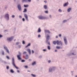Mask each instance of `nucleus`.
<instances>
[{"label":"nucleus","mask_w":77,"mask_h":77,"mask_svg":"<svg viewBox=\"0 0 77 77\" xmlns=\"http://www.w3.org/2000/svg\"><path fill=\"white\" fill-rule=\"evenodd\" d=\"M56 69V67L55 66H51L49 68V72H52L54 71Z\"/></svg>","instance_id":"f257e3e1"},{"label":"nucleus","mask_w":77,"mask_h":77,"mask_svg":"<svg viewBox=\"0 0 77 77\" xmlns=\"http://www.w3.org/2000/svg\"><path fill=\"white\" fill-rule=\"evenodd\" d=\"M38 18L40 20H48L49 17H44L42 16H39Z\"/></svg>","instance_id":"f03ea898"},{"label":"nucleus","mask_w":77,"mask_h":77,"mask_svg":"<svg viewBox=\"0 0 77 77\" xmlns=\"http://www.w3.org/2000/svg\"><path fill=\"white\" fill-rule=\"evenodd\" d=\"M12 65H13V66L16 68V69H19V68L18 67H17L15 65V61L14 60V58L13 57L12 58Z\"/></svg>","instance_id":"7ed1b4c3"},{"label":"nucleus","mask_w":77,"mask_h":77,"mask_svg":"<svg viewBox=\"0 0 77 77\" xmlns=\"http://www.w3.org/2000/svg\"><path fill=\"white\" fill-rule=\"evenodd\" d=\"M5 18L7 21H8L9 20V14L8 13L5 14Z\"/></svg>","instance_id":"20e7f679"},{"label":"nucleus","mask_w":77,"mask_h":77,"mask_svg":"<svg viewBox=\"0 0 77 77\" xmlns=\"http://www.w3.org/2000/svg\"><path fill=\"white\" fill-rule=\"evenodd\" d=\"M17 8L19 11H22V7L21 4H19L17 5Z\"/></svg>","instance_id":"39448f33"},{"label":"nucleus","mask_w":77,"mask_h":77,"mask_svg":"<svg viewBox=\"0 0 77 77\" xmlns=\"http://www.w3.org/2000/svg\"><path fill=\"white\" fill-rule=\"evenodd\" d=\"M57 44L58 45H60L61 46H63V43L61 41H59V40H57Z\"/></svg>","instance_id":"423d86ee"},{"label":"nucleus","mask_w":77,"mask_h":77,"mask_svg":"<svg viewBox=\"0 0 77 77\" xmlns=\"http://www.w3.org/2000/svg\"><path fill=\"white\" fill-rule=\"evenodd\" d=\"M4 48L6 50L7 52L8 53H9V49L7 47V46H6L5 45H4L3 46Z\"/></svg>","instance_id":"0eeeda50"},{"label":"nucleus","mask_w":77,"mask_h":77,"mask_svg":"<svg viewBox=\"0 0 77 77\" xmlns=\"http://www.w3.org/2000/svg\"><path fill=\"white\" fill-rule=\"evenodd\" d=\"M64 42L65 45H67L68 44V42L67 41V39L66 37H63Z\"/></svg>","instance_id":"6e6552de"},{"label":"nucleus","mask_w":77,"mask_h":77,"mask_svg":"<svg viewBox=\"0 0 77 77\" xmlns=\"http://www.w3.org/2000/svg\"><path fill=\"white\" fill-rule=\"evenodd\" d=\"M45 36L46 37L47 42H48L50 39V35L48 34H45Z\"/></svg>","instance_id":"1a4fd4ad"},{"label":"nucleus","mask_w":77,"mask_h":77,"mask_svg":"<svg viewBox=\"0 0 77 77\" xmlns=\"http://www.w3.org/2000/svg\"><path fill=\"white\" fill-rule=\"evenodd\" d=\"M24 15L26 20H27V21H29V19H28V16H27V14H24Z\"/></svg>","instance_id":"9d476101"},{"label":"nucleus","mask_w":77,"mask_h":77,"mask_svg":"<svg viewBox=\"0 0 77 77\" xmlns=\"http://www.w3.org/2000/svg\"><path fill=\"white\" fill-rule=\"evenodd\" d=\"M19 53L20 55H17V57L18 58V60H21V58L20 57V56H21V53H20V52H19Z\"/></svg>","instance_id":"9b49d317"},{"label":"nucleus","mask_w":77,"mask_h":77,"mask_svg":"<svg viewBox=\"0 0 77 77\" xmlns=\"http://www.w3.org/2000/svg\"><path fill=\"white\" fill-rule=\"evenodd\" d=\"M13 37H11L10 38H7V40L8 41H11L13 39Z\"/></svg>","instance_id":"f8f14e48"},{"label":"nucleus","mask_w":77,"mask_h":77,"mask_svg":"<svg viewBox=\"0 0 77 77\" xmlns=\"http://www.w3.org/2000/svg\"><path fill=\"white\" fill-rule=\"evenodd\" d=\"M45 34L47 33H50V31L49 30H45Z\"/></svg>","instance_id":"ddd939ff"},{"label":"nucleus","mask_w":77,"mask_h":77,"mask_svg":"<svg viewBox=\"0 0 77 77\" xmlns=\"http://www.w3.org/2000/svg\"><path fill=\"white\" fill-rule=\"evenodd\" d=\"M28 52L29 54H31V50L30 49H28L26 50Z\"/></svg>","instance_id":"4468645a"},{"label":"nucleus","mask_w":77,"mask_h":77,"mask_svg":"<svg viewBox=\"0 0 77 77\" xmlns=\"http://www.w3.org/2000/svg\"><path fill=\"white\" fill-rule=\"evenodd\" d=\"M41 32V28H39L38 29L37 32H38V33H40Z\"/></svg>","instance_id":"2eb2a0df"},{"label":"nucleus","mask_w":77,"mask_h":77,"mask_svg":"<svg viewBox=\"0 0 77 77\" xmlns=\"http://www.w3.org/2000/svg\"><path fill=\"white\" fill-rule=\"evenodd\" d=\"M43 8L45 9L46 10V9H47V6L46 5H44L43 6Z\"/></svg>","instance_id":"dca6fc26"},{"label":"nucleus","mask_w":77,"mask_h":77,"mask_svg":"<svg viewBox=\"0 0 77 77\" xmlns=\"http://www.w3.org/2000/svg\"><path fill=\"white\" fill-rule=\"evenodd\" d=\"M31 45V44L30 43H29L26 46H25V48H27V47H29L30 46V45Z\"/></svg>","instance_id":"f3484780"},{"label":"nucleus","mask_w":77,"mask_h":77,"mask_svg":"<svg viewBox=\"0 0 77 77\" xmlns=\"http://www.w3.org/2000/svg\"><path fill=\"white\" fill-rule=\"evenodd\" d=\"M53 44H54V45H56V44H57V41H54L53 42Z\"/></svg>","instance_id":"a211bd4d"},{"label":"nucleus","mask_w":77,"mask_h":77,"mask_svg":"<svg viewBox=\"0 0 77 77\" xmlns=\"http://www.w3.org/2000/svg\"><path fill=\"white\" fill-rule=\"evenodd\" d=\"M20 44V42H18L16 43L15 45H19V44Z\"/></svg>","instance_id":"6ab92c4d"},{"label":"nucleus","mask_w":77,"mask_h":77,"mask_svg":"<svg viewBox=\"0 0 77 77\" xmlns=\"http://www.w3.org/2000/svg\"><path fill=\"white\" fill-rule=\"evenodd\" d=\"M71 8H69L67 9V12H69L70 11H71Z\"/></svg>","instance_id":"aec40b11"},{"label":"nucleus","mask_w":77,"mask_h":77,"mask_svg":"<svg viewBox=\"0 0 77 77\" xmlns=\"http://www.w3.org/2000/svg\"><path fill=\"white\" fill-rule=\"evenodd\" d=\"M47 48L48 50H51V48L50 46H48Z\"/></svg>","instance_id":"412c9836"},{"label":"nucleus","mask_w":77,"mask_h":77,"mask_svg":"<svg viewBox=\"0 0 77 77\" xmlns=\"http://www.w3.org/2000/svg\"><path fill=\"white\" fill-rule=\"evenodd\" d=\"M67 20H65L63 21V23H66L67 22Z\"/></svg>","instance_id":"4be33fe9"},{"label":"nucleus","mask_w":77,"mask_h":77,"mask_svg":"<svg viewBox=\"0 0 77 77\" xmlns=\"http://www.w3.org/2000/svg\"><path fill=\"white\" fill-rule=\"evenodd\" d=\"M29 59V56H28V55L26 54V56L25 57V59Z\"/></svg>","instance_id":"5701e85b"},{"label":"nucleus","mask_w":77,"mask_h":77,"mask_svg":"<svg viewBox=\"0 0 77 77\" xmlns=\"http://www.w3.org/2000/svg\"><path fill=\"white\" fill-rule=\"evenodd\" d=\"M2 55H5V51L3 50L2 51Z\"/></svg>","instance_id":"b1692460"},{"label":"nucleus","mask_w":77,"mask_h":77,"mask_svg":"<svg viewBox=\"0 0 77 77\" xmlns=\"http://www.w3.org/2000/svg\"><path fill=\"white\" fill-rule=\"evenodd\" d=\"M27 9H26V8H25L24 9V10L23 11V12H27Z\"/></svg>","instance_id":"393cba45"},{"label":"nucleus","mask_w":77,"mask_h":77,"mask_svg":"<svg viewBox=\"0 0 77 77\" xmlns=\"http://www.w3.org/2000/svg\"><path fill=\"white\" fill-rule=\"evenodd\" d=\"M24 8H28V7H29V5H24Z\"/></svg>","instance_id":"a878e982"},{"label":"nucleus","mask_w":77,"mask_h":77,"mask_svg":"<svg viewBox=\"0 0 77 77\" xmlns=\"http://www.w3.org/2000/svg\"><path fill=\"white\" fill-rule=\"evenodd\" d=\"M36 65V61H34L32 63V65Z\"/></svg>","instance_id":"bb28decb"},{"label":"nucleus","mask_w":77,"mask_h":77,"mask_svg":"<svg viewBox=\"0 0 77 77\" xmlns=\"http://www.w3.org/2000/svg\"><path fill=\"white\" fill-rule=\"evenodd\" d=\"M1 62L2 63H3L4 64H6V63H7L6 61H4L2 60Z\"/></svg>","instance_id":"cd10ccee"},{"label":"nucleus","mask_w":77,"mask_h":77,"mask_svg":"<svg viewBox=\"0 0 77 77\" xmlns=\"http://www.w3.org/2000/svg\"><path fill=\"white\" fill-rule=\"evenodd\" d=\"M10 72H11V73H14V71L13 70V69H11L10 70Z\"/></svg>","instance_id":"c85d7f7f"},{"label":"nucleus","mask_w":77,"mask_h":77,"mask_svg":"<svg viewBox=\"0 0 77 77\" xmlns=\"http://www.w3.org/2000/svg\"><path fill=\"white\" fill-rule=\"evenodd\" d=\"M58 11L59 12H62V10L60 9H59Z\"/></svg>","instance_id":"c756f323"},{"label":"nucleus","mask_w":77,"mask_h":77,"mask_svg":"<svg viewBox=\"0 0 77 77\" xmlns=\"http://www.w3.org/2000/svg\"><path fill=\"white\" fill-rule=\"evenodd\" d=\"M68 6V3H66L63 5V6H64V7L65 6Z\"/></svg>","instance_id":"7c9ffc66"},{"label":"nucleus","mask_w":77,"mask_h":77,"mask_svg":"<svg viewBox=\"0 0 77 77\" xmlns=\"http://www.w3.org/2000/svg\"><path fill=\"white\" fill-rule=\"evenodd\" d=\"M22 2H27V0H22Z\"/></svg>","instance_id":"2f4dec72"},{"label":"nucleus","mask_w":77,"mask_h":77,"mask_svg":"<svg viewBox=\"0 0 77 77\" xmlns=\"http://www.w3.org/2000/svg\"><path fill=\"white\" fill-rule=\"evenodd\" d=\"M38 58L39 59H41L42 58V55H40L39 56Z\"/></svg>","instance_id":"473e14b6"},{"label":"nucleus","mask_w":77,"mask_h":77,"mask_svg":"<svg viewBox=\"0 0 77 77\" xmlns=\"http://www.w3.org/2000/svg\"><path fill=\"white\" fill-rule=\"evenodd\" d=\"M56 48L57 49H60V46H57Z\"/></svg>","instance_id":"72a5a7b5"},{"label":"nucleus","mask_w":77,"mask_h":77,"mask_svg":"<svg viewBox=\"0 0 77 77\" xmlns=\"http://www.w3.org/2000/svg\"><path fill=\"white\" fill-rule=\"evenodd\" d=\"M51 60H49L48 61V63H51Z\"/></svg>","instance_id":"f704fd0d"},{"label":"nucleus","mask_w":77,"mask_h":77,"mask_svg":"<svg viewBox=\"0 0 77 77\" xmlns=\"http://www.w3.org/2000/svg\"><path fill=\"white\" fill-rule=\"evenodd\" d=\"M31 75H32V77H36V75H34V74H32Z\"/></svg>","instance_id":"c9c22d12"},{"label":"nucleus","mask_w":77,"mask_h":77,"mask_svg":"<svg viewBox=\"0 0 77 77\" xmlns=\"http://www.w3.org/2000/svg\"><path fill=\"white\" fill-rule=\"evenodd\" d=\"M26 53H27V52H26V51H24L23 53V54H26Z\"/></svg>","instance_id":"e433bc0d"},{"label":"nucleus","mask_w":77,"mask_h":77,"mask_svg":"<svg viewBox=\"0 0 77 77\" xmlns=\"http://www.w3.org/2000/svg\"><path fill=\"white\" fill-rule=\"evenodd\" d=\"M22 44H26V43L25 42V41H23Z\"/></svg>","instance_id":"4c0bfd02"},{"label":"nucleus","mask_w":77,"mask_h":77,"mask_svg":"<svg viewBox=\"0 0 77 77\" xmlns=\"http://www.w3.org/2000/svg\"><path fill=\"white\" fill-rule=\"evenodd\" d=\"M46 42L48 44V45H50V42H48V41L47 42V41H46Z\"/></svg>","instance_id":"58836bf2"},{"label":"nucleus","mask_w":77,"mask_h":77,"mask_svg":"<svg viewBox=\"0 0 77 77\" xmlns=\"http://www.w3.org/2000/svg\"><path fill=\"white\" fill-rule=\"evenodd\" d=\"M19 18H20V19H21V18H22V16L21 15H19Z\"/></svg>","instance_id":"ea45409f"},{"label":"nucleus","mask_w":77,"mask_h":77,"mask_svg":"<svg viewBox=\"0 0 77 77\" xmlns=\"http://www.w3.org/2000/svg\"><path fill=\"white\" fill-rule=\"evenodd\" d=\"M3 37V35L0 34V39H1Z\"/></svg>","instance_id":"a19ab883"},{"label":"nucleus","mask_w":77,"mask_h":77,"mask_svg":"<svg viewBox=\"0 0 77 77\" xmlns=\"http://www.w3.org/2000/svg\"><path fill=\"white\" fill-rule=\"evenodd\" d=\"M11 17H12V18H15V15H12L11 16Z\"/></svg>","instance_id":"79ce46f5"},{"label":"nucleus","mask_w":77,"mask_h":77,"mask_svg":"<svg viewBox=\"0 0 77 77\" xmlns=\"http://www.w3.org/2000/svg\"><path fill=\"white\" fill-rule=\"evenodd\" d=\"M7 59H9V56H6Z\"/></svg>","instance_id":"37998d69"},{"label":"nucleus","mask_w":77,"mask_h":77,"mask_svg":"<svg viewBox=\"0 0 77 77\" xmlns=\"http://www.w3.org/2000/svg\"><path fill=\"white\" fill-rule=\"evenodd\" d=\"M45 14H48V11H45Z\"/></svg>","instance_id":"c03bdc74"},{"label":"nucleus","mask_w":77,"mask_h":77,"mask_svg":"<svg viewBox=\"0 0 77 77\" xmlns=\"http://www.w3.org/2000/svg\"><path fill=\"white\" fill-rule=\"evenodd\" d=\"M49 17H50V18H52V16H51V15L50 14L49 15Z\"/></svg>","instance_id":"a18cd8bd"},{"label":"nucleus","mask_w":77,"mask_h":77,"mask_svg":"<svg viewBox=\"0 0 77 77\" xmlns=\"http://www.w3.org/2000/svg\"><path fill=\"white\" fill-rule=\"evenodd\" d=\"M9 66H7L6 69H9Z\"/></svg>","instance_id":"49530a36"},{"label":"nucleus","mask_w":77,"mask_h":77,"mask_svg":"<svg viewBox=\"0 0 77 77\" xmlns=\"http://www.w3.org/2000/svg\"><path fill=\"white\" fill-rule=\"evenodd\" d=\"M21 47V46L20 45H19L18 46V47L19 48H20Z\"/></svg>","instance_id":"de8ad7c7"},{"label":"nucleus","mask_w":77,"mask_h":77,"mask_svg":"<svg viewBox=\"0 0 77 77\" xmlns=\"http://www.w3.org/2000/svg\"><path fill=\"white\" fill-rule=\"evenodd\" d=\"M22 21H25V19H24V18H22Z\"/></svg>","instance_id":"09e8293b"},{"label":"nucleus","mask_w":77,"mask_h":77,"mask_svg":"<svg viewBox=\"0 0 77 77\" xmlns=\"http://www.w3.org/2000/svg\"><path fill=\"white\" fill-rule=\"evenodd\" d=\"M21 62H25V60H22L21 61Z\"/></svg>","instance_id":"8fccbe9b"},{"label":"nucleus","mask_w":77,"mask_h":77,"mask_svg":"<svg viewBox=\"0 0 77 77\" xmlns=\"http://www.w3.org/2000/svg\"><path fill=\"white\" fill-rule=\"evenodd\" d=\"M47 51V50H46V49H43V51L45 52V51Z\"/></svg>","instance_id":"3c124183"},{"label":"nucleus","mask_w":77,"mask_h":77,"mask_svg":"<svg viewBox=\"0 0 77 77\" xmlns=\"http://www.w3.org/2000/svg\"><path fill=\"white\" fill-rule=\"evenodd\" d=\"M28 2L30 3L31 2V0H27V2Z\"/></svg>","instance_id":"603ef678"},{"label":"nucleus","mask_w":77,"mask_h":77,"mask_svg":"<svg viewBox=\"0 0 77 77\" xmlns=\"http://www.w3.org/2000/svg\"><path fill=\"white\" fill-rule=\"evenodd\" d=\"M59 37H62V35L61 34H59Z\"/></svg>","instance_id":"864d4df0"},{"label":"nucleus","mask_w":77,"mask_h":77,"mask_svg":"<svg viewBox=\"0 0 77 77\" xmlns=\"http://www.w3.org/2000/svg\"><path fill=\"white\" fill-rule=\"evenodd\" d=\"M38 38H40V37H41V35H38Z\"/></svg>","instance_id":"5fc2aeb1"},{"label":"nucleus","mask_w":77,"mask_h":77,"mask_svg":"<svg viewBox=\"0 0 77 77\" xmlns=\"http://www.w3.org/2000/svg\"><path fill=\"white\" fill-rule=\"evenodd\" d=\"M24 67L26 68H28V66H25Z\"/></svg>","instance_id":"6e6d98bb"},{"label":"nucleus","mask_w":77,"mask_h":77,"mask_svg":"<svg viewBox=\"0 0 77 77\" xmlns=\"http://www.w3.org/2000/svg\"><path fill=\"white\" fill-rule=\"evenodd\" d=\"M32 54H33V53H34V51H33V50H32Z\"/></svg>","instance_id":"4d7b16f0"},{"label":"nucleus","mask_w":77,"mask_h":77,"mask_svg":"<svg viewBox=\"0 0 77 77\" xmlns=\"http://www.w3.org/2000/svg\"><path fill=\"white\" fill-rule=\"evenodd\" d=\"M72 55H75V54H74V53H72Z\"/></svg>","instance_id":"13d9d810"},{"label":"nucleus","mask_w":77,"mask_h":77,"mask_svg":"<svg viewBox=\"0 0 77 77\" xmlns=\"http://www.w3.org/2000/svg\"><path fill=\"white\" fill-rule=\"evenodd\" d=\"M0 61H1V62L2 61V59L0 58Z\"/></svg>","instance_id":"bf43d9fd"},{"label":"nucleus","mask_w":77,"mask_h":77,"mask_svg":"<svg viewBox=\"0 0 77 77\" xmlns=\"http://www.w3.org/2000/svg\"><path fill=\"white\" fill-rule=\"evenodd\" d=\"M8 8V7L7 6H6L5 7V9H7Z\"/></svg>","instance_id":"052dcab7"},{"label":"nucleus","mask_w":77,"mask_h":77,"mask_svg":"<svg viewBox=\"0 0 77 77\" xmlns=\"http://www.w3.org/2000/svg\"><path fill=\"white\" fill-rule=\"evenodd\" d=\"M55 52H57V50H55Z\"/></svg>","instance_id":"680f3d73"},{"label":"nucleus","mask_w":77,"mask_h":77,"mask_svg":"<svg viewBox=\"0 0 77 77\" xmlns=\"http://www.w3.org/2000/svg\"><path fill=\"white\" fill-rule=\"evenodd\" d=\"M56 38H58V36L57 35L56 36Z\"/></svg>","instance_id":"e2e57ef3"},{"label":"nucleus","mask_w":77,"mask_h":77,"mask_svg":"<svg viewBox=\"0 0 77 77\" xmlns=\"http://www.w3.org/2000/svg\"><path fill=\"white\" fill-rule=\"evenodd\" d=\"M17 72L20 73V71L17 70Z\"/></svg>","instance_id":"0e129e2a"},{"label":"nucleus","mask_w":77,"mask_h":77,"mask_svg":"<svg viewBox=\"0 0 77 77\" xmlns=\"http://www.w3.org/2000/svg\"><path fill=\"white\" fill-rule=\"evenodd\" d=\"M44 2L45 3H47V1H44Z\"/></svg>","instance_id":"69168bd1"},{"label":"nucleus","mask_w":77,"mask_h":77,"mask_svg":"<svg viewBox=\"0 0 77 77\" xmlns=\"http://www.w3.org/2000/svg\"><path fill=\"white\" fill-rule=\"evenodd\" d=\"M31 59H29V62H30V61H31Z\"/></svg>","instance_id":"338daca9"},{"label":"nucleus","mask_w":77,"mask_h":77,"mask_svg":"<svg viewBox=\"0 0 77 77\" xmlns=\"http://www.w3.org/2000/svg\"><path fill=\"white\" fill-rule=\"evenodd\" d=\"M75 77H77V75H75Z\"/></svg>","instance_id":"774afa93"}]
</instances>
